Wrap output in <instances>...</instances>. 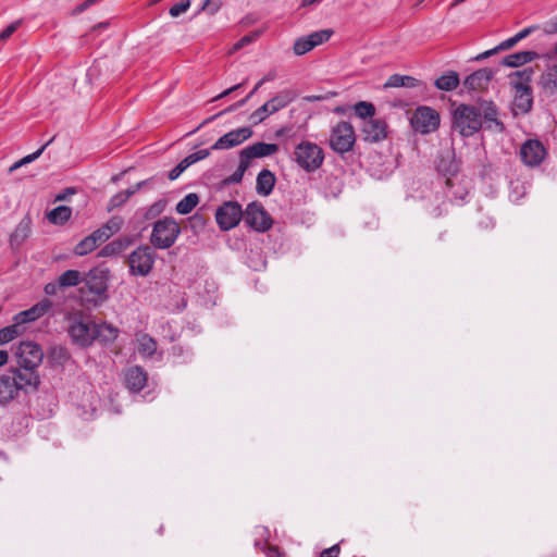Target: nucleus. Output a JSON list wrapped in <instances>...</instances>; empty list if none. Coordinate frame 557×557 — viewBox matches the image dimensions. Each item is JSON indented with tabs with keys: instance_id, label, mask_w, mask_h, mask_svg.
<instances>
[{
	"instance_id": "63",
	"label": "nucleus",
	"mask_w": 557,
	"mask_h": 557,
	"mask_svg": "<svg viewBox=\"0 0 557 557\" xmlns=\"http://www.w3.org/2000/svg\"><path fill=\"white\" fill-rule=\"evenodd\" d=\"M9 355L5 350H0V367L4 366L8 362Z\"/></svg>"
},
{
	"instance_id": "44",
	"label": "nucleus",
	"mask_w": 557,
	"mask_h": 557,
	"mask_svg": "<svg viewBox=\"0 0 557 557\" xmlns=\"http://www.w3.org/2000/svg\"><path fill=\"white\" fill-rule=\"evenodd\" d=\"M249 168V164L246 163L243 159H239V165L236 171L230 175L228 177L223 180V184H239L243 181L244 174Z\"/></svg>"
},
{
	"instance_id": "45",
	"label": "nucleus",
	"mask_w": 557,
	"mask_h": 557,
	"mask_svg": "<svg viewBox=\"0 0 557 557\" xmlns=\"http://www.w3.org/2000/svg\"><path fill=\"white\" fill-rule=\"evenodd\" d=\"M272 114L273 112L271 111L269 104L265 102L250 114L249 120L252 124L257 125L262 123L268 116Z\"/></svg>"
},
{
	"instance_id": "20",
	"label": "nucleus",
	"mask_w": 557,
	"mask_h": 557,
	"mask_svg": "<svg viewBox=\"0 0 557 557\" xmlns=\"http://www.w3.org/2000/svg\"><path fill=\"white\" fill-rule=\"evenodd\" d=\"M148 381L147 372L139 366H134L125 372V384L133 393H138L146 386Z\"/></svg>"
},
{
	"instance_id": "42",
	"label": "nucleus",
	"mask_w": 557,
	"mask_h": 557,
	"mask_svg": "<svg viewBox=\"0 0 557 557\" xmlns=\"http://www.w3.org/2000/svg\"><path fill=\"white\" fill-rule=\"evenodd\" d=\"M133 195H134V190H128V189L115 194L109 200L108 211H112V210L123 206L129 199V197H132Z\"/></svg>"
},
{
	"instance_id": "61",
	"label": "nucleus",
	"mask_w": 557,
	"mask_h": 557,
	"mask_svg": "<svg viewBox=\"0 0 557 557\" xmlns=\"http://www.w3.org/2000/svg\"><path fill=\"white\" fill-rule=\"evenodd\" d=\"M497 52H499V50L497 49V46H496L495 48L481 53L476 59H485V58L491 57Z\"/></svg>"
},
{
	"instance_id": "60",
	"label": "nucleus",
	"mask_w": 557,
	"mask_h": 557,
	"mask_svg": "<svg viewBox=\"0 0 557 557\" xmlns=\"http://www.w3.org/2000/svg\"><path fill=\"white\" fill-rule=\"evenodd\" d=\"M268 557H283V554L277 547H271L268 550Z\"/></svg>"
},
{
	"instance_id": "34",
	"label": "nucleus",
	"mask_w": 557,
	"mask_h": 557,
	"mask_svg": "<svg viewBox=\"0 0 557 557\" xmlns=\"http://www.w3.org/2000/svg\"><path fill=\"white\" fill-rule=\"evenodd\" d=\"M129 245L128 239H115L109 244H107L99 252L101 257H114L122 253L127 246Z\"/></svg>"
},
{
	"instance_id": "46",
	"label": "nucleus",
	"mask_w": 557,
	"mask_h": 557,
	"mask_svg": "<svg viewBox=\"0 0 557 557\" xmlns=\"http://www.w3.org/2000/svg\"><path fill=\"white\" fill-rule=\"evenodd\" d=\"M190 7V0H182L174 5H172L169 10V13L172 17H178L183 13H185Z\"/></svg>"
},
{
	"instance_id": "26",
	"label": "nucleus",
	"mask_w": 557,
	"mask_h": 557,
	"mask_svg": "<svg viewBox=\"0 0 557 557\" xmlns=\"http://www.w3.org/2000/svg\"><path fill=\"white\" fill-rule=\"evenodd\" d=\"M539 84L545 94H557V64L548 66L545 72H543Z\"/></svg>"
},
{
	"instance_id": "53",
	"label": "nucleus",
	"mask_w": 557,
	"mask_h": 557,
	"mask_svg": "<svg viewBox=\"0 0 557 557\" xmlns=\"http://www.w3.org/2000/svg\"><path fill=\"white\" fill-rule=\"evenodd\" d=\"M518 44V40L516 39L515 35L504 41H502L499 45H497V49L499 51H505L511 49L513 46Z\"/></svg>"
},
{
	"instance_id": "50",
	"label": "nucleus",
	"mask_w": 557,
	"mask_h": 557,
	"mask_svg": "<svg viewBox=\"0 0 557 557\" xmlns=\"http://www.w3.org/2000/svg\"><path fill=\"white\" fill-rule=\"evenodd\" d=\"M188 166L186 159L184 158L174 169L169 172V180H176Z\"/></svg>"
},
{
	"instance_id": "18",
	"label": "nucleus",
	"mask_w": 557,
	"mask_h": 557,
	"mask_svg": "<svg viewBox=\"0 0 557 557\" xmlns=\"http://www.w3.org/2000/svg\"><path fill=\"white\" fill-rule=\"evenodd\" d=\"M277 150L278 146L276 144L256 143L244 148L239 152V159H243L250 165L252 159L272 156Z\"/></svg>"
},
{
	"instance_id": "9",
	"label": "nucleus",
	"mask_w": 557,
	"mask_h": 557,
	"mask_svg": "<svg viewBox=\"0 0 557 557\" xmlns=\"http://www.w3.org/2000/svg\"><path fill=\"white\" fill-rule=\"evenodd\" d=\"M17 366L37 370L44 359V351L39 344L26 341L21 342L15 350Z\"/></svg>"
},
{
	"instance_id": "31",
	"label": "nucleus",
	"mask_w": 557,
	"mask_h": 557,
	"mask_svg": "<svg viewBox=\"0 0 557 557\" xmlns=\"http://www.w3.org/2000/svg\"><path fill=\"white\" fill-rule=\"evenodd\" d=\"M419 85V81L409 75H400L393 74L388 77L386 83L384 84L385 88H398V87H407L413 88Z\"/></svg>"
},
{
	"instance_id": "19",
	"label": "nucleus",
	"mask_w": 557,
	"mask_h": 557,
	"mask_svg": "<svg viewBox=\"0 0 557 557\" xmlns=\"http://www.w3.org/2000/svg\"><path fill=\"white\" fill-rule=\"evenodd\" d=\"M494 74L495 72L492 69H480L467 76L463 84L469 90H482L487 87Z\"/></svg>"
},
{
	"instance_id": "37",
	"label": "nucleus",
	"mask_w": 557,
	"mask_h": 557,
	"mask_svg": "<svg viewBox=\"0 0 557 557\" xmlns=\"http://www.w3.org/2000/svg\"><path fill=\"white\" fill-rule=\"evenodd\" d=\"M72 215V209L66 206H59L51 210L47 218L53 224H63L65 223Z\"/></svg>"
},
{
	"instance_id": "47",
	"label": "nucleus",
	"mask_w": 557,
	"mask_h": 557,
	"mask_svg": "<svg viewBox=\"0 0 557 557\" xmlns=\"http://www.w3.org/2000/svg\"><path fill=\"white\" fill-rule=\"evenodd\" d=\"M221 0H206L201 5L200 11H203L210 15H214L221 9Z\"/></svg>"
},
{
	"instance_id": "36",
	"label": "nucleus",
	"mask_w": 557,
	"mask_h": 557,
	"mask_svg": "<svg viewBox=\"0 0 557 557\" xmlns=\"http://www.w3.org/2000/svg\"><path fill=\"white\" fill-rule=\"evenodd\" d=\"M199 202V197L195 193L187 194L182 200H180L176 205V212L180 214H188L190 213Z\"/></svg>"
},
{
	"instance_id": "32",
	"label": "nucleus",
	"mask_w": 557,
	"mask_h": 557,
	"mask_svg": "<svg viewBox=\"0 0 557 557\" xmlns=\"http://www.w3.org/2000/svg\"><path fill=\"white\" fill-rule=\"evenodd\" d=\"M137 350L144 358L151 357L157 350V342L148 334L137 336Z\"/></svg>"
},
{
	"instance_id": "62",
	"label": "nucleus",
	"mask_w": 557,
	"mask_h": 557,
	"mask_svg": "<svg viewBox=\"0 0 557 557\" xmlns=\"http://www.w3.org/2000/svg\"><path fill=\"white\" fill-rule=\"evenodd\" d=\"M322 0H301L300 8H308L320 3Z\"/></svg>"
},
{
	"instance_id": "57",
	"label": "nucleus",
	"mask_w": 557,
	"mask_h": 557,
	"mask_svg": "<svg viewBox=\"0 0 557 557\" xmlns=\"http://www.w3.org/2000/svg\"><path fill=\"white\" fill-rule=\"evenodd\" d=\"M59 288H60L59 282L58 283H48L45 285L44 290L47 295L52 296V295L57 294Z\"/></svg>"
},
{
	"instance_id": "2",
	"label": "nucleus",
	"mask_w": 557,
	"mask_h": 557,
	"mask_svg": "<svg viewBox=\"0 0 557 557\" xmlns=\"http://www.w3.org/2000/svg\"><path fill=\"white\" fill-rule=\"evenodd\" d=\"M293 159L300 169L312 173L322 166L324 151L318 144L304 140L295 147Z\"/></svg>"
},
{
	"instance_id": "8",
	"label": "nucleus",
	"mask_w": 557,
	"mask_h": 557,
	"mask_svg": "<svg viewBox=\"0 0 557 557\" xmlns=\"http://www.w3.org/2000/svg\"><path fill=\"white\" fill-rule=\"evenodd\" d=\"M411 127L421 134H430L440 126V114L436 110L421 106L418 107L410 117Z\"/></svg>"
},
{
	"instance_id": "13",
	"label": "nucleus",
	"mask_w": 557,
	"mask_h": 557,
	"mask_svg": "<svg viewBox=\"0 0 557 557\" xmlns=\"http://www.w3.org/2000/svg\"><path fill=\"white\" fill-rule=\"evenodd\" d=\"M544 145L537 139L524 141L520 148V158L522 162L531 168L540 165L546 157Z\"/></svg>"
},
{
	"instance_id": "10",
	"label": "nucleus",
	"mask_w": 557,
	"mask_h": 557,
	"mask_svg": "<svg viewBox=\"0 0 557 557\" xmlns=\"http://www.w3.org/2000/svg\"><path fill=\"white\" fill-rule=\"evenodd\" d=\"M244 218V211L236 201H226L218 208L215 212V220L218 225L223 231H228L238 225Z\"/></svg>"
},
{
	"instance_id": "1",
	"label": "nucleus",
	"mask_w": 557,
	"mask_h": 557,
	"mask_svg": "<svg viewBox=\"0 0 557 557\" xmlns=\"http://www.w3.org/2000/svg\"><path fill=\"white\" fill-rule=\"evenodd\" d=\"M453 127L462 137H470L482 127L502 133L505 129L498 119V110L492 101H480L476 104H459L453 112Z\"/></svg>"
},
{
	"instance_id": "27",
	"label": "nucleus",
	"mask_w": 557,
	"mask_h": 557,
	"mask_svg": "<svg viewBox=\"0 0 557 557\" xmlns=\"http://www.w3.org/2000/svg\"><path fill=\"white\" fill-rule=\"evenodd\" d=\"M274 185H275V176L271 171L263 169L262 171L259 172V174L257 176V186H256L257 193L259 195L269 196L272 193Z\"/></svg>"
},
{
	"instance_id": "41",
	"label": "nucleus",
	"mask_w": 557,
	"mask_h": 557,
	"mask_svg": "<svg viewBox=\"0 0 557 557\" xmlns=\"http://www.w3.org/2000/svg\"><path fill=\"white\" fill-rule=\"evenodd\" d=\"M355 113L363 121L373 119L375 108L371 102L359 101L355 104Z\"/></svg>"
},
{
	"instance_id": "7",
	"label": "nucleus",
	"mask_w": 557,
	"mask_h": 557,
	"mask_svg": "<svg viewBox=\"0 0 557 557\" xmlns=\"http://www.w3.org/2000/svg\"><path fill=\"white\" fill-rule=\"evenodd\" d=\"M110 271L106 268H92L83 278L85 287L94 295L92 300H106L108 298V282Z\"/></svg>"
},
{
	"instance_id": "55",
	"label": "nucleus",
	"mask_w": 557,
	"mask_h": 557,
	"mask_svg": "<svg viewBox=\"0 0 557 557\" xmlns=\"http://www.w3.org/2000/svg\"><path fill=\"white\" fill-rule=\"evenodd\" d=\"M276 73L274 71L265 74L255 86V90H258L264 83L275 79Z\"/></svg>"
},
{
	"instance_id": "52",
	"label": "nucleus",
	"mask_w": 557,
	"mask_h": 557,
	"mask_svg": "<svg viewBox=\"0 0 557 557\" xmlns=\"http://www.w3.org/2000/svg\"><path fill=\"white\" fill-rule=\"evenodd\" d=\"M536 29H539V26L537 25H532V26H529V27H525L523 29H521L520 32H518L515 37L516 39L519 41L525 39L527 37H529L532 33H534Z\"/></svg>"
},
{
	"instance_id": "39",
	"label": "nucleus",
	"mask_w": 557,
	"mask_h": 557,
	"mask_svg": "<svg viewBox=\"0 0 557 557\" xmlns=\"http://www.w3.org/2000/svg\"><path fill=\"white\" fill-rule=\"evenodd\" d=\"M23 333V327L16 322L0 330V345H4Z\"/></svg>"
},
{
	"instance_id": "12",
	"label": "nucleus",
	"mask_w": 557,
	"mask_h": 557,
	"mask_svg": "<svg viewBox=\"0 0 557 557\" xmlns=\"http://www.w3.org/2000/svg\"><path fill=\"white\" fill-rule=\"evenodd\" d=\"M8 374L12 377L17 393L20 391H36L40 384L37 370L34 369L21 368L18 366L8 371Z\"/></svg>"
},
{
	"instance_id": "23",
	"label": "nucleus",
	"mask_w": 557,
	"mask_h": 557,
	"mask_svg": "<svg viewBox=\"0 0 557 557\" xmlns=\"http://www.w3.org/2000/svg\"><path fill=\"white\" fill-rule=\"evenodd\" d=\"M101 232H92L90 235L82 239L74 248V253L77 256H85L94 251L101 243H103V236Z\"/></svg>"
},
{
	"instance_id": "43",
	"label": "nucleus",
	"mask_w": 557,
	"mask_h": 557,
	"mask_svg": "<svg viewBox=\"0 0 557 557\" xmlns=\"http://www.w3.org/2000/svg\"><path fill=\"white\" fill-rule=\"evenodd\" d=\"M50 143H51V140H49L47 144L42 145L37 151L25 156L24 158H22L21 160H18L14 164H12L9 168V173H12L13 171L17 170L22 165L28 164V163L35 161L36 159H38Z\"/></svg>"
},
{
	"instance_id": "58",
	"label": "nucleus",
	"mask_w": 557,
	"mask_h": 557,
	"mask_svg": "<svg viewBox=\"0 0 557 557\" xmlns=\"http://www.w3.org/2000/svg\"><path fill=\"white\" fill-rule=\"evenodd\" d=\"M253 40V36H244L240 38L237 44L235 45V49H240L244 46L250 44Z\"/></svg>"
},
{
	"instance_id": "21",
	"label": "nucleus",
	"mask_w": 557,
	"mask_h": 557,
	"mask_svg": "<svg viewBox=\"0 0 557 557\" xmlns=\"http://www.w3.org/2000/svg\"><path fill=\"white\" fill-rule=\"evenodd\" d=\"M32 233V219L26 215L16 225L15 230L10 236L9 243L12 249L17 250L30 236Z\"/></svg>"
},
{
	"instance_id": "30",
	"label": "nucleus",
	"mask_w": 557,
	"mask_h": 557,
	"mask_svg": "<svg viewBox=\"0 0 557 557\" xmlns=\"http://www.w3.org/2000/svg\"><path fill=\"white\" fill-rule=\"evenodd\" d=\"M459 83L458 73L450 71L436 78L434 85L440 90L451 91L459 86Z\"/></svg>"
},
{
	"instance_id": "59",
	"label": "nucleus",
	"mask_w": 557,
	"mask_h": 557,
	"mask_svg": "<svg viewBox=\"0 0 557 557\" xmlns=\"http://www.w3.org/2000/svg\"><path fill=\"white\" fill-rule=\"evenodd\" d=\"M74 193H75V190L73 188H67L65 191L57 195L55 200H58V201L65 200L67 195H73Z\"/></svg>"
},
{
	"instance_id": "33",
	"label": "nucleus",
	"mask_w": 557,
	"mask_h": 557,
	"mask_svg": "<svg viewBox=\"0 0 557 557\" xmlns=\"http://www.w3.org/2000/svg\"><path fill=\"white\" fill-rule=\"evenodd\" d=\"M533 103L532 89H522L515 91V106L522 112L527 113L531 110Z\"/></svg>"
},
{
	"instance_id": "49",
	"label": "nucleus",
	"mask_w": 557,
	"mask_h": 557,
	"mask_svg": "<svg viewBox=\"0 0 557 557\" xmlns=\"http://www.w3.org/2000/svg\"><path fill=\"white\" fill-rule=\"evenodd\" d=\"M20 25H21V21H15V22L11 23L10 25H8L0 33V41L8 40L15 33V30L20 27Z\"/></svg>"
},
{
	"instance_id": "15",
	"label": "nucleus",
	"mask_w": 557,
	"mask_h": 557,
	"mask_svg": "<svg viewBox=\"0 0 557 557\" xmlns=\"http://www.w3.org/2000/svg\"><path fill=\"white\" fill-rule=\"evenodd\" d=\"M252 131L249 127H239L221 136L211 147L212 150H226L243 144L250 138Z\"/></svg>"
},
{
	"instance_id": "6",
	"label": "nucleus",
	"mask_w": 557,
	"mask_h": 557,
	"mask_svg": "<svg viewBox=\"0 0 557 557\" xmlns=\"http://www.w3.org/2000/svg\"><path fill=\"white\" fill-rule=\"evenodd\" d=\"M329 141L330 147L337 153L350 151L356 143L352 125L345 121L339 122L332 128Z\"/></svg>"
},
{
	"instance_id": "35",
	"label": "nucleus",
	"mask_w": 557,
	"mask_h": 557,
	"mask_svg": "<svg viewBox=\"0 0 557 557\" xmlns=\"http://www.w3.org/2000/svg\"><path fill=\"white\" fill-rule=\"evenodd\" d=\"M124 221L121 216L114 215L109 219V221L102 225L100 228L96 230V232H101V236H103V242L108 240L112 235L116 234L123 225Z\"/></svg>"
},
{
	"instance_id": "4",
	"label": "nucleus",
	"mask_w": 557,
	"mask_h": 557,
	"mask_svg": "<svg viewBox=\"0 0 557 557\" xmlns=\"http://www.w3.org/2000/svg\"><path fill=\"white\" fill-rule=\"evenodd\" d=\"M67 332L72 342L79 347H88L94 343L95 322L82 313L67 318Z\"/></svg>"
},
{
	"instance_id": "54",
	"label": "nucleus",
	"mask_w": 557,
	"mask_h": 557,
	"mask_svg": "<svg viewBox=\"0 0 557 557\" xmlns=\"http://www.w3.org/2000/svg\"><path fill=\"white\" fill-rule=\"evenodd\" d=\"M244 86V83H240V84H237V85H234L232 87H230L228 89H225L224 91H222L221 94H219L218 96H215L212 101H216L219 99H222L226 96H228L230 94H232L233 91L239 89L240 87Z\"/></svg>"
},
{
	"instance_id": "29",
	"label": "nucleus",
	"mask_w": 557,
	"mask_h": 557,
	"mask_svg": "<svg viewBox=\"0 0 557 557\" xmlns=\"http://www.w3.org/2000/svg\"><path fill=\"white\" fill-rule=\"evenodd\" d=\"M18 393L16 392L15 385L12 382V377L5 373L0 376V405H7L15 397Z\"/></svg>"
},
{
	"instance_id": "22",
	"label": "nucleus",
	"mask_w": 557,
	"mask_h": 557,
	"mask_svg": "<svg viewBox=\"0 0 557 557\" xmlns=\"http://www.w3.org/2000/svg\"><path fill=\"white\" fill-rule=\"evenodd\" d=\"M297 98V92L293 89H283L267 101L271 111L274 113L286 108Z\"/></svg>"
},
{
	"instance_id": "25",
	"label": "nucleus",
	"mask_w": 557,
	"mask_h": 557,
	"mask_svg": "<svg viewBox=\"0 0 557 557\" xmlns=\"http://www.w3.org/2000/svg\"><path fill=\"white\" fill-rule=\"evenodd\" d=\"M537 58H539V54L535 51H519V52H515L509 55H506L502 60V64L504 66H508V67H518V66L524 65L529 62H532Z\"/></svg>"
},
{
	"instance_id": "16",
	"label": "nucleus",
	"mask_w": 557,
	"mask_h": 557,
	"mask_svg": "<svg viewBox=\"0 0 557 557\" xmlns=\"http://www.w3.org/2000/svg\"><path fill=\"white\" fill-rule=\"evenodd\" d=\"M363 139L369 143H379L387 137V124L384 120L369 119L362 123Z\"/></svg>"
},
{
	"instance_id": "5",
	"label": "nucleus",
	"mask_w": 557,
	"mask_h": 557,
	"mask_svg": "<svg viewBox=\"0 0 557 557\" xmlns=\"http://www.w3.org/2000/svg\"><path fill=\"white\" fill-rule=\"evenodd\" d=\"M156 261V252L150 246H139L127 259L129 273L135 276H147L150 274Z\"/></svg>"
},
{
	"instance_id": "11",
	"label": "nucleus",
	"mask_w": 557,
	"mask_h": 557,
	"mask_svg": "<svg viewBox=\"0 0 557 557\" xmlns=\"http://www.w3.org/2000/svg\"><path fill=\"white\" fill-rule=\"evenodd\" d=\"M243 219L248 226L257 232H267L273 223L262 205L257 202H251L247 206Z\"/></svg>"
},
{
	"instance_id": "17",
	"label": "nucleus",
	"mask_w": 557,
	"mask_h": 557,
	"mask_svg": "<svg viewBox=\"0 0 557 557\" xmlns=\"http://www.w3.org/2000/svg\"><path fill=\"white\" fill-rule=\"evenodd\" d=\"M52 307V302L49 299H42L35 304L27 310L21 311L14 315L13 322H16L18 326L23 327V324L33 322L45 315Z\"/></svg>"
},
{
	"instance_id": "28",
	"label": "nucleus",
	"mask_w": 557,
	"mask_h": 557,
	"mask_svg": "<svg viewBox=\"0 0 557 557\" xmlns=\"http://www.w3.org/2000/svg\"><path fill=\"white\" fill-rule=\"evenodd\" d=\"M119 335L117 327L109 323H95L94 342L97 339L101 343L108 344L116 339Z\"/></svg>"
},
{
	"instance_id": "14",
	"label": "nucleus",
	"mask_w": 557,
	"mask_h": 557,
	"mask_svg": "<svg viewBox=\"0 0 557 557\" xmlns=\"http://www.w3.org/2000/svg\"><path fill=\"white\" fill-rule=\"evenodd\" d=\"M332 36V30L323 29L313 32L307 36L298 38L293 47L296 55H304L317 46L327 41Z\"/></svg>"
},
{
	"instance_id": "24",
	"label": "nucleus",
	"mask_w": 557,
	"mask_h": 557,
	"mask_svg": "<svg viewBox=\"0 0 557 557\" xmlns=\"http://www.w3.org/2000/svg\"><path fill=\"white\" fill-rule=\"evenodd\" d=\"M533 74L534 71L532 67H527L521 71L512 72L508 76L509 84L515 89V91L531 88L530 82L532 79Z\"/></svg>"
},
{
	"instance_id": "56",
	"label": "nucleus",
	"mask_w": 557,
	"mask_h": 557,
	"mask_svg": "<svg viewBox=\"0 0 557 557\" xmlns=\"http://www.w3.org/2000/svg\"><path fill=\"white\" fill-rule=\"evenodd\" d=\"M52 356L58 357L60 360L69 359V354L65 348L57 347L52 349Z\"/></svg>"
},
{
	"instance_id": "3",
	"label": "nucleus",
	"mask_w": 557,
	"mask_h": 557,
	"mask_svg": "<svg viewBox=\"0 0 557 557\" xmlns=\"http://www.w3.org/2000/svg\"><path fill=\"white\" fill-rule=\"evenodd\" d=\"M180 234L178 223L173 218L164 216L154 222L150 243L154 248L168 249L175 244Z\"/></svg>"
},
{
	"instance_id": "40",
	"label": "nucleus",
	"mask_w": 557,
	"mask_h": 557,
	"mask_svg": "<svg viewBox=\"0 0 557 557\" xmlns=\"http://www.w3.org/2000/svg\"><path fill=\"white\" fill-rule=\"evenodd\" d=\"M256 92H257V90H255V88H253L251 91H249V94H248L244 99H242L240 101H238V102H236V103L232 104V106H231V107H228L226 110H224V111H222V112H219L218 114H215V115H213V116H210V117L206 119V120H205V121H203V122H202V123H201V124H200L196 129H194V131H193V132H190L189 134H194V133H196V132H197L200 127H202L205 124H207V123H209V122H211V121L215 120L218 116L222 115L223 113L231 112V111H233V110H235V109H238V108H240V107L245 106V104H246V102H247V101H248V100H249V99H250V98H251Z\"/></svg>"
},
{
	"instance_id": "48",
	"label": "nucleus",
	"mask_w": 557,
	"mask_h": 557,
	"mask_svg": "<svg viewBox=\"0 0 557 557\" xmlns=\"http://www.w3.org/2000/svg\"><path fill=\"white\" fill-rule=\"evenodd\" d=\"M209 154H210V151L208 149L198 150L194 153H190L189 156H187L185 158L186 163L191 165V164L196 163L197 161L206 159Z\"/></svg>"
},
{
	"instance_id": "51",
	"label": "nucleus",
	"mask_w": 557,
	"mask_h": 557,
	"mask_svg": "<svg viewBox=\"0 0 557 557\" xmlns=\"http://www.w3.org/2000/svg\"><path fill=\"white\" fill-rule=\"evenodd\" d=\"M341 553L339 544H334L333 546L323 549L319 557H338Z\"/></svg>"
},
{
	"instance_id": "38",
	"label": "nucleus",
	"mask_w": 557,
	"mask_h": 557,
	"mask_svg": "<svg viewBox=\"0 0 557 557\" xmlns=\"http://www.w3.org/2000/svg\"><path fill=\"white\" fill-rule=\"evenodd\" d=\"M58 281L60 287H74L83 282V277L77 270H66L59 276Z\"/></svg>"
},
{
	"instance_id": "64",
	"label": "nucleus",
	"mask_w": 557,
	"mask_h": 557,
	"mask_svg": "<svg viewBox=\"0 0 557 557\" xmlns=\"http://www.w3.org/2000/svg\"><path fill=\"white\" fill-rule=\"evenodd\" d=\"M148 181H141V182H138L136 185H134L133 187L128 188V190H134V194L137 193L141 187H144L146 184H147Z\"/></svg>"
}]
</instances>
